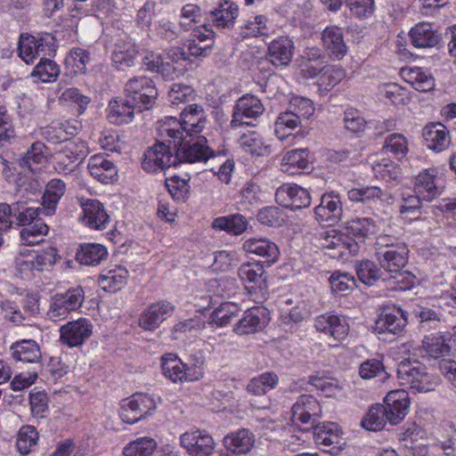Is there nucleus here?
I'll use <instances>...</instances> for the list:
<instances>
[{
  "label": "nucleus",
  "mask_w": 456,
  "mask_h": 456,
  "mask_svg": "<svg viewBox=\"0 0 456 456\" xmlns=\"http://www.w3.org/2000/svg\"><path fill=\"white\" fill-rule=\"evenodd\" d=\"M161 369L163 375L174 383L192 382L188 375L187 364L174 354H167L161 357Z\"/></svg>",
  "instance_id": "obj_29"
},
{
  "label": "nucleus",
  "mask_w": 456,
  "mask_h": 456,
  "mask_svg": "<svg viewBox=\"0 0 456 456\" xmlns=\"http://www.w3.org/2000/svg\"><path fill=\"white\" fill-rule=\"evenodd\" d=\"M175 311V305L166 300L151 304L139 318V326L144 330H154Z\"/></svg>",
  "instance_id": "obj_16"
},
{
  "label": "nucleus",
  "mask_w": 456,
  "mask_h": 456,
  "mask_svg": "<svg viewBox=\"0 0 456 456\" xmlns=\"http://www.w3.org/2000/svg\"><path fill=\"white\" fill-rule=\"evenodd\" d=\"M137 54L138 50L132 41L118 43L112 53V61L119 69L132 67Z\"/></svg>",
  "instance_id": "obj_44"
},
{
  "label": "nucleus",
  "mask_w": 456,
  "mask_h": 456,
  "mask_svg": "<svg viewBox=\"0 0 456 456\" xmlns=\"http://www.w3.org/2000/svg\"><path fill=\"white\" fill-rule=\"evenodd\" d=\"M136 108L138 107L129 98L112 100L109 103L107 118L115 125L126 124L133 120Z\"/></svg>",
  "instance_id": "obj_32"
},
{
  "label": "nucleus",
  "mask_w": 456,
  "mask_h": 456,
  "mask_svg": "<svg viewBox=\"0 0 456 456\" xmlns=\"http://www.w3.org/2000/svg\"><path fill=\"white\" fill-rule=\"evenodd\" d=\"M240 279L248 283V289L258 290L262 297L267 293L266 276L264 266L258 262H248L242 264L238 269Z\"/></svg>",
  "instance_id": "obj_20"
},
{
  "label": "nucleus",
  "mask_w": 456,
  "mask_h": 456,
  "mask_svg": "<svg viewBox=\"0 0 456 456\" xmlns=\"http://www.w3.org/2000/svg\"><path fill=\"white\" fill-rule=\"evenodd\" d=\"M314 441L319 445L330 446L340 444V430L334 422L315 423L314 426Z\"/></svg>",
  "instance_id": "obj_42"
},
{
  "label": "nucleus",
  "mask_w": 456,
  "mask_h": 456,
  "mask_svg": "<svg viewBox=\"0 0 456 456\" xmlns=\"http://www.w3.org/2000/svg\"><path fill=\"white\" fill-rule=\"evenodd\" d=\"M167 138L166 142H157L144 152L142 167L145 171L153 173L176 165L173 139Z\"/></svg>",
  "instance_id": "obj_8"
},
{
  "label": "nucleus",
  "mask_w": 456,
  "mask_h": 456,
  "mask_svg": "<svg viewBox=\"0 0 456 456\" xmlns=\"http://www.w3.org/2000/svg\"><path fill=\"white\" fill-rule=\"evenodd\" d=\"M275 200L281 207L296 210L308 208L312 198L308 190L295 183H283L275 191Z\"/></svg>",
  "instance_id": "obj_11"
},
{
  "label": "nucleus",
  "mask_w": 456,
  "mask_h": 456,
  "mask_svg": "<svg viewBox=\"0 0 456 456\" xmlns=\"http://www.w3.org/2000/svg\"><path fill=\"white\" fill-rule=\"evenodd\" d=\"M240 312L239 305L225 302L216 308L209 316L208 323L217 327L226 326Z\"/></svg>",
  "instance_id": "obj_48"
},
{
  "label": "nucleus",
  "mask_w": 456,
  "mask_h": 456,
  "mask_svg": "<svg viewBox=\"0 0 456 456\" xmlns=\"http://www.w3.org/2000/svg\"><path fill=\"white\" fill-rule=\"evenodd\" d=\"M314 327L317 331L329 336L334 342L344 340L348 333V325L338 316L331 314L317 316L314 320Z\"/></svg>",
  "instance_id": "obj_22"
},
{
  "label": "nucleus",
  "mask_w": 456,
  "mask_h": 456,
  "mask_svg": "<svg viewBox=\"0 0 456 456\" xmlns=\"http://www.w3.org/2000/svg\"><path fill=\"white\" fill-rule=\"evenodd\" d=\"M264 111V105L257 97L252 94L243 95L234 106L231 124L232 126L250 125L248 119L257 118Z\"/></svg>",
  "instance_id": "obj_14"
},
{
  "label": "nucleus",
  "mask_w": 456,
  "mask_h": 456,
  "mask_svg": "<svg viewBox=\"0 0 456 456\" xmlns=\"http://www.w3.org/2000/svg\"><path fill=\"white\" fill-rule=\"evenodd\" d=\"M49 227L42 220H36V222L28 227L23 228L20 232V237L22 244L27 246L37 245L43 242L44 236L48 233Z\"/></svg>",
  "instance_id": "obj_55"
},
{
  "label": "nucleus",
  "mask_w": 456,
  "mask_h": 456,
  "mask_svg": "<svg viewBox=\"0 0 456 456\" xmlns=\"http://www.w3.org/2000/svg\"><path fill=\"white\" fill-rule=\"evenodd\" d=\"M82 208L84 213L82 220L86 225L95 230L106 228L109 216L99 200H87L82 204Z\"/></svg>",
  "instance_id": "obj_30"
},
{
  "label": "nucleus",
  "mask_w": 456,
  "mask_h": 456,
  "mask_svg": "<svg viewBox=\"0 0 456 456\" xmlns=\"http://www.w3.org/2000/svg\"><path fill=\"white\" fill-rule=\"evenodd\" d=\"M181 118V121H177L175 118H167V121L159 128V134L162 137L173 139L175 146H177L176 139L184 136L183 133L186 134V136H191L193 133H200L206 123L204 110L201 106L197 104L183 109Z\"/></svg>",
  "instance_id": "obj_2"
},
{
  "label": "nucleus",
  "mask_w": 456,
  "mask_h": 456,
  "mask_svg": "<svg viewBox=\"0 0 456 456\" xmlns=\"http://www.w3.org/2000/svg\"><path fill=\"white\" fill-rule=\"evenodd\" d=\"M238 12L239 9L235 4L224 1L208 13V20L218 28H230L233 25Z\"/></svg>",
  "instance_id": "obj_38"
},
{
  "label": "nucleus",
  "mask_w": 456,
  "mask_h": 456,
  "mask_svg": "<svg viewBox=\"0 0 456 456\" xmlns=\"http://www.w3.org/2000/svg\"><path fill=\"white\" fill-rule=\"evenodd\" d=\"M204 136H197L186 140V136L176 139V144L173 141V150L175 155L176 165L179 163L206 162L214 156V151L207 144Z\"/></svg>",
  "instance_id": "obj_5"
},
{
  "label": "nucleus",
  "mask_w": 456,
  "mask_h": 456,
  "mask_svg": "<svg viewBox=\"0 0 456 456\" xmlns=\"http://www.w3.org/2000/svg\"><path fill=\"white\" fill-rule=\"evenodd\" d=\"M93 328L92 322L86 318L68 322L60 329L61 341L69 347L81 346L92 336Z\"/></svg>",
  "instance_id": "obj_12"
},
{
  "label": "nucleus",
  "mask_w": 456,
  "mask_h": 456,
  "mask_svg": "<svg viewBox=\"0 0 456 456\" xmlns=\"http://www.w3.org/2000/svg\"><path fill=\"white\" fill-rule=\"evenodd\" d=\"M408 322L407 312L393 305L383 309L375 324V330L383 340H392L401 336Z\"/></svg>",
  "instance_id": "obj_7"
},
{
  "label": "nucleus",
  "mask_w": 456,
  "mask_h": 456,
  "mask_svg": "<svg viewBox=\"0 0 456 456\" xmlns=\"http://www.w3.org/2000/svg\"><path fill=\"white\" fill-rule=\"evenodd\" d=\"M315 218L320 223L333 225L338 223L343 214V207L338 193L330 191L324 193L320 204L314 208Z\"/></svg>",
  "instance_id": "obj_15"
},
{
  "label": "nucleus",
  "mask_w": 456,
  "mask_h": 456,
  "mask_svg": "<svg viewBox=\"0 0 456 456\" xmlns=\"http://www.w3.org/2000/svg\"><path fill=\"white\" fill-rule=\"evenodd\" d=\"M397 378L402 386L419 393L434 390L438 384L437 377L428 373L424 367L409 361H403L398 364Z\"/></svg>",
  "instance_id": "obj_3"
},
{
  "label": "nucleus",
  "mask_w": 456,
  "mask_h": 456,
  "mask_svg": "<svg viewBox=\"0 0 456 456\" xmlns=\"http://www.w3.org/2000/svg\"><path fill=\"white\" fill-rule=\"evenodd\" d=\"M322 40L324 49L329 55L335 59H341L346 53L343 31L337 26L327 27L322 34Z\"/></svg>",
  "instance_id": "obj_33"
},
{
  "label": "nucleus",
  "mask_w": 456,
  "mask_h": 456,
  "mask_svg": "<svg viewBox=\"0 0 456 456\" xmlns=\"http://www.w3.org/2000/svg\"><path fill=\"white\" fill-rule=\"evenodd\" d=\"M66 191V184L61 179L50 180L42 198V206L45 215H52L55 211L56 206Z\"/></svg>",
  "instance_id": "obj_41"
},
{
  "label": "nucleus",
  "mask_w": 456,
  "mask_h": 456,
  "mask_svg": "<svg viewBox=\"0 0 456 456\" xmlns=\"http://www.w3.org/2000/svg\"><path fill=\"white\" fill-rule=\"evenodd\" d=\"M266 309L255 306L244 312L243 316L233 327L238 335H247L261 330L266 324Z\"/></svg>",
  "instance_id": "obj_24"
},
{
  "label": "nucleus",
  "mask_w": 456,
  "mask_h": 456,
  "mask_svg": "<svg viewBox=\"0 0 456 456\" xmlns=\"http://www.w3.org/2000/svg\"><path fill=\"white\" fill-rule=\"evenodd\" d=\"M158 446L157 442L148 436L139 437L129 444L123 449L124 456H151Z\"/></svg>",
  "instance_id": "obj_53"
},
{
  "label": "nucleus",
  "mask_w": 456,
  "mask_h": 456,
  "mask_svg": "<svg viewBox=\"0 0 456 456\" xmlns=\"http://www.w3.org/2000/svg\"><path fill=\"white\" fill-rule=\"evenodd\" d=\"M86 151L79 140L67 141L53 155L54 168L58 173L69 174L74 171V163L86 157Z\"/></svg>",
  "instance_id": "obj_10"
},
{
  "label": "nucleus",
  "mask_w": 456,
  "mask_h": 456,
  "mask_svg": "<svg viewBox=\"0 0 456 456\" xmlns=\"http://www.w3.org/2000/svg\"><path fill=\"white\" fill-rule=\"evenodd\" d=\"M387 280V285L394 290H407L415 284L416 277L410 272L393 271Z\"/></svg>",
  "instance_id": "obj_61"
},
{
  "label": "nucleus",
  "mask_w": 456,
  "mask_h": 456,
  "mask_svg": "<svg viewBox=\"0 0 456 456\" xmlns=\"http://www.w3.org/2000/svg\"><path fill=\"white\" fill-rule=\"evenodd\" d=\"M279 383V377L273 371H266L249 380L247 391L254 395H263L273 389Z\"/></svg>",
  "instance_id": "obj_46"
},
{
  "label": "nucleus",
  "mask_w": 456,
  "mask_h": 456,
  "mask_svg": "<svg viewBox=\"0 0 456 456\" xmlns=\"http://www.w3.org/2000/svg\"><path fill=\"white\" fill-rule=\"evenodd\" d=\"M322 414L318 400L311 395H300L292 406V420L314 426Z\"/></svg>",
  "instance_id": "obj_17"
},
{
  "label": "nucleus",
  "mask_w": 456,
  "mask_h": 456,
  "mask_svg": "<svg viewBox=\"0 0 456 456\" xmlns=\"http://www.w3.org/2000/svg\"><path fill=\"white\" fill-rule=\"evenodd\" d=\"M384 407L387 411L388 422L397 425L407 415L410 408L408 392L404 389L390 391L384 399Z\"/></svg>",
  "instance_id": "obj_18"
},
{
  "label": "nucleus",
  "mask_w": 456,
  "mask_h": 456,
  "mask_svg": "<svg viewBox=\"0 0 456 456\" xmlns=\"http://www.w3.org/2000/svg\"><path fill=\"white\" fill-rule=\"evenodd\" d=\"M60 73V66L53 60L43 56L32 71L31 77H37L41 82L49 83L54 81Z\"/></svg>",
  "instance_id": "obj_57"
},
{
  "label": "nucleus",
  "mask_w": 456,
  "mask_h": 456,
  "mask_svg": "<svg viewBox=\"0 0 456 456\" xmlns=\"http://www.w3.org/2000/svg\"><path fill=\"white\" fill-rule=\"evenodd\" d=\"M422 346L427 354L433 358L448 356L451 352L450 346L440 333L425 336Z\"/></svg>",
  "instance_id": "obj_50"
},
{
  "label": "nucleus",
  "mask_w": 456,
  "mask_h": 456,
  "mask_svg": "<svg viewBox=\"0 0 456 456\" xmlns=\"http://www.w3.org/2000/svg\"><path fill=\"white\" fill-rule=\"evenodd\" d=\"M294 48L289 37H279L268 45L267 59L275 67H287L292 60Z\"/></svg>",
  "instance_id": "obj_23"
},
{
  "label": "nucleus",
  "mask_w": 456,
  "mask_h": 456,
  "mask_svg": "<svg viewBox=\"0 0 456 456\" xmlns=\"http://www.w3.org/2000/svg\"><path fill=\"white\" fill-rule=\"evenodd\" d=\"M44 211V208L27 207L25 202L17 201L12 203V216L16 219L17 225L29 226L32 225L37 218L38 215Z\"/></svg>",
  "instance_id": "obj_54"
},
{
  "label": "nucleus",
  "mask_w": 456,
  "mask_h": 456,
  "mask_svg": "<svg viewBox=\"0 0 456 456\" xmlns=\"http://www.w3.org/2000/svg\"><path fill=\"white\" fill-rule=\"evenodd\" d=\"M346 236L359 248L367 238L377 232V225L371 218H357L350 221L346 227Z\"/></svg>",
  "instance_id": "obj_34"
},
{
  "label": "nucleus",
  "mask_w": 456,
  "mask_h": 456,
  "mask_svg": "<svg viewBox=\"0 0 456 456\" xmlns=\"http://www.w3.org/2000/svg\"><path fill=\"white\" fill-rule=\"evenodd\" d=\"M310 167L308 151L306 149H294L284 153L281 170L289 175L300 174Z\"/></svg>",
  "instance_id": "obj_31"
},
{
  "label": "nucleus",
  "mask_w": 456,
  "mask_h": 456,
  "mask_svg": "<svg viewBox=\"0 0 456 456\" xmlns=\"http://www.w3.org/2000/svg\"><path fill=\"white\" fill-rule=\"evenodd\" d=\"M347 197L351 201L370 203L376 201L387 202L392 200V195L387 190L378 186H365L354 188L347 191Z\"/></svg>",
  "instance_id": "obj_36"
},
{
  "label": "nucleus",
  "mask_w": 456,
  "mask_h": 456,
  "mask_svg": "<svg viewBox=\"0 0 456 456\" xmlns=\"http://www.w3.org/2000/svg\"><path fill=\"white\" fill-rule=\"evenodd\" d=\"M254 442V436L247 429H240L224 438L225 447L234 453L248 452Z\"/></svg>",
  "instance_id": "obj_43"
},
{
  "label": "nucleus",
  "mask_w": 456,
  "mask_h": 456,
  "mask_svg": "<svg viewBox=\"0 0 456 456\" xmlns=\"http://www.w3.org/2000/svg\"><path fill=\"white\" fill-rule=\"evenodd\" d=\"M301 124V119L292 113L289 110L280 113L274 123V132L277 137L281 140L289 139L294 140V135L291 132Z\"/></svg>",
  "instance_id": "obj_45"
},
{
  "label": "nucleus",
  "mask_w": 456,
  "mask_h": 456,
  "mask_svg": "<svg viewBox=\"0 0 456 456\" xmlns=\"http://www.w3.org/2000/svg\"><path fill=\"white\" fill-rule=\"evenodd\" d=\"M87 167L91 175L102 183H110L117 175V168L115 165L104 155L98 154L92 156L89 159Z\"/></svg>",
  "instance_id": "obj_35"
},
{
  "label": "nucleus",
  "mask_w": 456,
  "mask_h": 456,
  "mask_svg": "<svg viewBox=\"0 0 456 456\" xmlns=\"http://www.w3.org/2000/svg\"><path fill=\"white\" fill-rule=\"evenodd\" d=\"M238 142L245 152L252 156H265L270 153V145L266 144L256 132L243 134Z\"/></svg>",
  "instance_id": "obj_47"
},
{
  "label": "nucleus",
  "mask_w": 456,
  "mask_h": 456,
  "mask_svg": "<svg viewBox=\"0 0 456 456\" xmlns=\"http://www.w3.org/2000/svg\"><path fill=\"white\" fill-rule=\"evenodd\" d=\"M438 171L436 168H427L421 171L415 178L414 193L423 200L431 201L437 198L443 187L439 184Z\"/></svg>",
  "instance_id": "obj_19"
},
{
  "label": "nucleus",
  "mask_w": 456,
  "mask_h": 456,
  "mask_svg": "<svg viewBox=\"0 0 456 456\" xmlns=\"http://www.w3.org/2000/svg\"><path fill=\"white\" fill-rule=\"evenodd\" d=\"M403 77L414 89L419 92H428L435 86L434 78L418 67L403 70Z\"/></svg>",
  "instance_id": "obj_52"
},
{
  "label": "nucleus",
  "mask_w": 456,
  "mask_h": 456,
  "mask_svg": "<svg viewBox=\"0 0 456 456\" xmlns=\"http://www.w3.org/2000/svg\"><path fill=\"white\" fill-rule=\"evenodd\" d=\"M205 328V322L199 316L180 322L176 323L172 330L174 339L182 338V335H195L198 331Z\"/></svg>",
  "instance_id": "obj_60"
},
{
  "label": "nucleus",
  "mask_w": 456,
  "mask_h": 456,
  "mask_svg": "<svg viewBox=\"0 0 456 456\" xmlns=\"http://www.w3.org/2000/svg\"><path fill=\"white\" fill-rule=\"evenodd\" d=\"M242 248L247 254L264 258L269 265L275 263L280 255L278 246L266 238L248 239L243 242Z\"/></svg>",
  "instance_id": "obj_26"
},
{
  "label": "nucleus",
  "mask_w": 456,
  "mask_h": 456,
  "mask_svg": "<svg viewBox=\"0 0 456 456\" xmlns=\"http://www.w3.org/2000/svg\"><path fill=\"white\" fill-rule=\"evenodd\" d=\"M320 246L328 250H335L338 256L356 255L358 247L355 242L349 241L346 233H337L336 231L323 232L320 234Z\"/></svg>",
  "instance_id": "obj_25"
},
{
  "label": "nucleus",
  "mask_w": 456,
  "mask_h": 456,
  "mask_svg": "<svg viewBox=\"0 0 456 456\" xmlns=\"http://www.w3.org/2000/svg\"><path fill=\"white\" fill-rule=\"evenodd\" d=\"M375 256L386 272L403 270L409 258L407 244L399 237L379 234L374 244Z\"/></svg>",
  "instance_id": "obj_1"
},
{
  "label": "nucleus",
  "mask_w": 456,
  "mask_h": 456,
  "mask_svg": "<svg viewBox=\"0 0 456 456\" xmlns=\"http://www.w3.org/2000/svg\"><path fill=\"white\" fill-rule=\"evenodd\" d=\"M128 278V271L122 266H115L104 271L99 277V284L105 291L115 292L123 288Z\"/></svg>",
  "instance_id": "obj_40"
},
{
  "label": "nucleus",
  "mask_w": 456,
  "mask_h": 456,
  "mask_svg": "<svg viewBox=\"0 0 456 456\" xmlns=\"http://www.w3.org/2000/svg\"><path fill=\"white\" fill-rule=\"evenodd\" d=\"M359 374L364 379L376 377L385 379L387 377L382 362L378 359H369L363 362L359 367Z\"/></svg>",
  "instance_id": "obj_63"
},
{
  "label": "nucleus",
  "mask_w": 456,
  "mask_h": 456,
  "mask_svg": "<svg viewBox=\"0 0 456 456\" xmlns=\"http://www.w3.org/2000/svg\"><path fill=\"white\" fill-rule=\"evenodd\" d=\"M38 439L37 432L31 426L22 427L18 434L17 449L20 454L25 455L30 452L32 446L37 444Z\"/></svg>",
  "instance_id": "obj_62"
},
{
  "label": "nucleus",
  "mask_w": 456,
  "mask_h": 456,
  "mask_svg": "<svg viewBox=\"0 0 456 456\" xmlns=\"http://www.w3.org/2000/svg\"><path fill=\"white\" fill-rule=\"evenodd\" d=\"M247 225V220L241 215L217 217L212 223V228L225 231L234 235H240L244 232Z\"/></svg>",
  "instance_id": "obj_49"
},
{
  "label": "nucleus",
  "mask_w": 456,
  "mask_h": 456,
  "mask_svg": "<svg viewBox=\"0 0 456 456\" xmlns=\"http://www.w3.org/2000/svg\"><path fill=\"white\" fill-rule=\"evenodd\" d=\"M382 150L386 154L403 157L408 151V141L402 134H392L386 138Z\"/></svg>",
  "instance_id": "obj_59"
},
{
  "label": "nucleus",
  "mask_w": 456,
  "mask_h": 456,
  "mask_svg": "<svg viewBox=\"0 0 456 456\" xmlns=\"http://www.w3.org/2000/svg\"><path fill=\"white\" fill-rule=\"evenodd\" d=\"M10 353L16 362H38L41 359L39 346L31 339L13 343L10 347Z\"/></svg>",
  "instance_id": "obj_37"
},
{
  "label": "nucleus",
  "mask_w": 456,
  "mask_h": 456,
  "mask_svg": "<svg viewBox=\"0 0 456 456\" xmlns=\"http://www.w3.org/2000/svg\"><path fill=\"white\" fill-rule=\"evenodd\" d=\"M388 421L387 411L383 404L372 405L362 419V427L370 431H378L384 428Z\"/></svg>",
  "instance_id": "obj_51"
},
{
  "label": "nucleus",
  "mask_w": 456,
  "mask_h": 456,
  "mask_svg": "<svg viewBox=\"0 0 456 456\" xmlns=\"http://www.w3.org/2000/svg\"><path fill=\"white\" fill-rule=\"evenodd\" d=\"M422 136L427 147L438 152L446 149L451 142L448 129L440 122L426 125L423 128Z\"/></svg>",
  "instance_id": "obj_28"
},
{
  "label": "nucleus",
  "mask_w": 456,
  "mask_h": 456,
  "mask_svg": "<svg viewBox=\"0 0 456 456\" xmlns=\"http://www.w3.org/2000/svg\"><path fill=\"white\" fill-rule=\"evenodd\" d=\"M84 300L85 292L79 286L64 293H56L51 297L46 316L52 322L63 321L71 312L79 309Z\"/></svg>",
  "instance_id": "obj_4"
},
{
  "label": "nucleus",
  "mask_w": 456,
  "mask_h": 456,
  "mask_svg": "<svg viewBox=\"0 0 456 456\" xmlns=\"http://www.w3.org/2000/svg\"><path fill=\"white\" fill-rule=\"evenodd\" d=\"M107 248L98 243H84L76 253V259L82 265H97L107 258Z\"/></svg>",
  "instance_id": "obj_39"
},
{
  "label": "nucleus",
  "mask_w": 456,
  "mask_h": 456,
  "mask_svg": "<svg viewBox=\"0 0 456 456\" xmlns=\"http://www.w3.org/2000/svg\"><path fill=\"white\" fill-rule=\"evenodd\" d=\"M124 94L141 110L152 108L159 95L154 81L146 76L134 77L124 86Z\"/></svg>",
  "instance_id": "obj_6"
},
{
  "label": "nucleus",
  "mask_w": 456,
  "mask_h": 456,
  "mask_svg": "<svg viewBox=\"0 0 456 456\" xmlns=\"http://www.w3.org/2000/svg\"><path fill=\"white\" fill-rule=\"evenodd\" d=\"M409 37L411 45L416 48H432L442 40L441 34L428 22H419L411 28Z\"/></svg>",
  "instance_id": "obj_27"
},
{
  "label": "nucleus",
  "mask_w": 456,
  "mask_h": 456,
  "mask_svg": "<svg viewBox=\"0 0 456 456\" xmlns=\"http://www.w3.org/2000/svg\"><path fill=\"white\" fill-rule=\"evenodd\" d=\"M19 55L27 63L34 62L37 57H43L53 51V45L44 38H37L29 35H21L19 41Z\"/></svg>",
  "instance_id": "obj_21"
},
{
  "label": "nucleus",
  "mask_w": 456,
  "mask_h": 456,
  "mask_svg": "<svg viewBox=\"0 0 456 456\" xmlns=\"http://www.w3.org/2000/svg\"><path fill=\"white\" fill-rule=\"evenodd\" d=\"M20 256L16 258V265L20 273L28 275H36L52 268L57 261L58 254L55 248L47 247L42 250L33 251L26 257L20 252Z\"/></svg>",
  "instance_id": "obj_9"
},
{
  "label": "nucleus",
  "mask_w": 456,
  "mask_h": 456,
  "mask_svg": "<svg viewBox=\"0 0 456 456\" xmlns=\"http://www.w3.org/2000/svg\"><path fill=\"white\" fill-rule=\"evenodd\" d=\"M45 145L43 142H36L32 143L23 157L20 159V166L35 173L37 170V166L45 160Z\"/></svg>",
  "instance_id": "obj_56"
},
{
  "label": "nucleus",
  "mask_w": 456,
  "mask_h": 456,
  "mask_svg": "<svg viewBox=\"0 0 456 456\" xmlns=\"http://www.w3.org/2000/svg\"><path fill=\"white\" fill-rule=\"evenodd\" d=\"M374 262L364 260L358 263L355 266L356 273L359 280L368 285H373L378 280L381 278L382 272Z\"/></svg>",
  "instance_id": "obj_58"
},
{
  "label": "nucleus",
  "mask_w": 456,
  "mask_h": 456,
  "mask_svg": "<svg viewBox=\"0 0 456 456\" xmlns=\"http://www.w3.org/2000/svg\"><path fill=\"white\" fill-rule=\"evenodd\" d=\"M181 444L191 456H210L215 449L213 437L205 430H191L181 436Z\"/></svg>",
  "instance_id": "obj_13"
},
{
  "label": "nucleus",
  "mask_w": 456,
  "mask_h": 456,
  "mask_svg": "<svg viewBox=\"0 0 456 456\" xmlns=\"http://www.w3.org/2000/svg\"><path fill=\"white\" fill-rule=\"evenodd\" d=\"M415 315L423 330H436L442 321V314L430 308L421 307L415 311Z\"/></svg>",
  "instance_id": "obj_64"
}]
</instances>
